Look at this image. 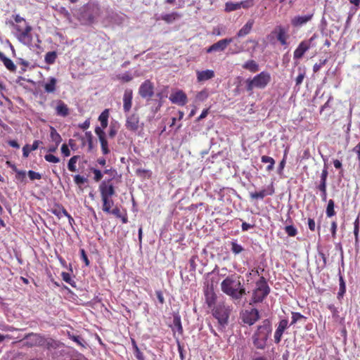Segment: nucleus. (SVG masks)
I'll list each match as a JSON object with an SVG mask.
<instances>
[{
    "label": "nucleus",
    "instance_id": "4d7b16f0",
    "mask_svg": "<svg viewBox=\"0 0 360 360\" xmlns=\"http://www.w3.org/2000/svg\"><path fill=\"white\" fill-rule=\"evenodd\" d=\"M25 177H26V172L25 171H23V170H18L16 173H15V179L18 180V181H20V182H23L25 179Z\"/></svg>",
    "mask_w": 360,
    "mask_h": 360
},
{
    "label": "nucleus",
    "instance_id": "9b49d317",
    "mask_svg": "<svg viewBox=\"0 0 360 360\" xmlns=\"http://www.w3.org/2000/svg\"><path fill=\"white\" fill-rule=\"evenodd\" d=\"M233 41V38H226L218 41L208 47L206 50L207 53H212L213 51H224L227 46Z\"/></svg>",
    "mask_w": 360,
    "mask_h": 360
},
{
    "label": "nucleus",
    "instance_id": "a19ab883",
    "mask_svg": "<svg viewBox=\"0 0 360 360\" xmlns=\"http://www.w3.org/2000/svg\"><path fill=\"white\" fill-rule=\"evenodd\" d=\"M317 188L321 191V197L323 202L326 201L327 199V184H319Z\"/></svg>",
    "mask_w": 360,
    "mask_h": 360
},
{
    "label": "nucleus",
    "instance_id": "bf43d9fd",
    "mask_svg": "<svg viewBox=\"0 0 360 360\" xmlns=\"http://www.w3.org/2000/svg\"><path fill=\"white\" fill-rule=\"evenodd\" d=\"M238 4L240 5V8H248L253 6V1L252 0H245V1L238 2Z\"/></svg>",
    "mask_w": 360,
    "mask_h": 360
},
{
    "label": "nucleus",
    "instance_id": "f8f14e48",
    "mask_svg": "<svg viewBox=\"0 0 360 360\" xmlns=\"http://www.w3.org/2000/svg\"><path fill=\"white\" fill-rule=\"evenodd\" d=\"M95 133L98 136L99 141L101 143V150L103 155H108L110 153L108 148V143L106 139L105 131L100 127H96L95 129Z\"/></svg>",
    "mask_w": 360,
    "mask_h": 360
},
{
    "label": "nucleus",
    "instance_id": "412c9836",
    "mask_svg": "<svg viewBox=\"0 0 360 360\" xmlns=\"http://www.w3.org/2000/svg\"><path fill=\"white\" fill-rule=\"evenodd\" d=\"M196 75L198 82H202L212 79L214 77V72L212 70H198Z\"/></svg>",
    "mask_w": 360,
    "mask_h": 360
},
{
    "label": "nucleus",
    "instance_id": "aec40b11",
    "mask_svg": "<svg viewBox=\"0 0 360 360\" xmlns=\"http://www.w3.org/2000/svg\"><path fill=\"white\" fill-rule=\"evenodd\" d=\"M309 49V46L307 44L304 40L302 41L297 49L294 51L293 58L294 59H300L303 57L305 52Z\"/></svg>",
    "mask_w": 360,
    "mask_h": 360
},
{
    "label": "nucleus",
    "instance_id": "7c9ffc66",
    "mask_svg": "<svg viewBox=\"0 0 360 360\" xmlns=\"http://www.w3.org/2000/svg\"><path fill=\"white\" fill-rule=\"evenodd\" d=\"M205 300L207 305L211 307L215 304L217 295L212 290H207L205 292Z\"/></svg>",
    "mask_w": 360,
    "mask_h": 360
},
{
    "label": "nucleus",
    "instance_id": "6e6d98bb",
    "mask_svg": "<svg viewBox=\"0 0 360 360\" xmlns=\"http://www.w3.org/2000/svg\"><path fill=\"white\" fill-rule=\"evenodd\" d=\"M91 170L94 174V179L95 180V181H101L103 177L102 172L99 169H96V168H91Z\"/></svg>",
    "mask_w": 360,
    "mask_h": 360
},
{
    "label": "nucleus",
    "instance_id": "864d4df0",
    "mask_svg": "<svg viewBox=\"0 0 360 360\" xmlns=\"http://www.w3.org/2000/svg\"><path fill=\"white\" fill-rule=\"evenodd\" d=\"M44 159L46 161L52 163H58L60 162L59 158L52 155V154H46L44 155Z\"/></svg>",
    "mask_w": 360,
    "mask_h": 360
},
{
    "label": "nucleus",
    "instance_id": "2f4dec72",
    "mask_svg": "<svg viewBox=\"0 0 360 360\" xmlns=\"http://www.w3.org/2000/svg\"><path fill=\"white\" fill-rule=\"evenodd\" d=\"M50 139L56 145H59L62 141L61 136L53 127H50Z\"/></svg>",
    "mask_w": 360,
    "mask_h": 360
},
{
    "label": "nucleus",
    "instance_id": "37998d69",
    "mask_svg": "<svg viewBox=\"0 0 360 360\" xmlns=\"http://www.w3.org/2000/svg\"><path fill=\"white\" fill-rule=\"evenodd\" d=\"M117 79L121 80L123 82H129L132 80L133 77L129 72H126L123 74L117 75Z\"/></svg>",
    "mask_w": 360,
    "mask_h": 360
},
{
    "label": "nucleus",
    "instance_id": "ddd939ff",
    "mask_svg": "<svg viewBox=\"0 0 360 360\" xmlns=\"http://www.w3.org/2000/svg\"><path fill=\"white\" fill-rule=\"evenodd\" d=\"M169 100L172 103L181 106L185 105L188 101L187 96L182 90H179L172 94L169 96Z\"/></svg>",
    "mask_w": 360,
    "mask_h": 360
},
{
    "label": "nucleus",
    "instance_id": "774afa93",
    "mask_svg": "<svg viewBox=\"0 0 360 360\" xmlns=\"http://www.w3.org/2000/svg\"><path fill=\"white\" fill-rule=\"evenodd\" d=\"M32 151L30 149V145L26 144L22 148V155L24 158H27L30 153V152Z\"/></svg>",
    "mask_w": 360,
    "mask_h": 360
},
{
    "label": "nucleus",
    "instance_id": "5701e85b",
    "mask_svg": "<svg viewBox=\"0 0 360 360\" xmlns=\"http://www.w3.org/2000/svg\"><path fill=\"white\" fill-rule=\"evenodd\" d=\"M181 17V14L178 12H172L170 13H165L161 15V16L158 18V20H162L167 24L172 23L173 22L177 20Z\"/></svg>",
    "mask_w": 360,
    "mask_h": 360
},
{
    "label": "nucleus",
    "instance_id": "1a4fd4ad",
    "mask_svg": "<svg viewBox=\"0 0 360 360\" xmlns=\"http://www.w3.org/2000/svg\"><path fill=\"white\" fill-rule=\"evenodd\" d=\"M99 191L101 198H111L115 194V189L112 183V179L103 181L99 186Z\"/></svg>",
    "mask_w": 360,
    "mask_h": 360
},
{
    "label": "nucleus",
    "instance_id": "2eb2a0df",
    "mask_svg": "<svg viewBox=\"0 0 360 360\" xmlns=\"http://www.w3.org/2000/svg\"><path fill=\"white\" fill-rule=\"evenodd\" d=\"M133 91L131 89H125L123 94V110L125 113L130 111L132 106Z\"/></svg>",
    "mask_w": 360,
    "mask_h": 360
},
{
    "label": "nucleus",
    "instance_id": "f257e3e1",
    "mask_svg": "<svg viewBox=\"0 0 360 360\" xmlns=\"http://www.w3.org/2000/svg\"><path fill=\"white\" fill-rule=\"evenodd\" d=\"M221 290L233 300H240L246 294L240 276L236 274L229 275L221 283Z\"/></svg>",
    "mask_w": 360,
    "mask_h": 360
},
{
    "label": "nucleus",
    "instance_id": "338daca9",
    "mask_svg": "<svg viewBox=\"0 0 360 360\" xmlns=\"http://www.w3.org/2000/svg\"><path fill=\"white\" fill-rule=\"evenodd\" d=\"M61 152L65 157H69L70 155V150L67 144L63 143L61 146Z\"/></svg>",
    "mask_w": 360,
    "mask_h": 360
},
{
    "label": "nucleus",
    "instance_id": "f3484780",
    "mask_svg": "<svg viewBox=\"0 0 360 360\" xmlns=\"http://www.w3.org/2000/svg\"><path fill=\"white\" fill-rule=\"evenodd\" d=\"M274 32L276 34V38L280 44L283 46L287 44V39L289 37L288 34V29L281 25L276 26Z\"/></svg>",
    "mask_w": 360,
    "mask_h": 360
},
{
    "label": "nucleus",
    "instance_id": "ea45409f",
    "mask_svg": "<svg viewBox=\"0 0 360 360\" xmlns=\"http://www.w3.org/2000/svg\"><path fill=\"white\" fill-rule=\"evenodd\" d=\"M319 37V35L316 33H314L309 39L304 40L307 42V44L309 46V48H314L316 46V40Z\"/></svg>",
    "mask_w": 360,
    "mask_h": 360
},
{
    "label": "nucleus",
    "instance_id": "58836bf2",
    "mask_svg": "<svg viewBox=\"0 0 360 360\" xmlns=\"http://www.w3.org/2000/svg\"><path fill=\"white\" fill-rule=\"evenodd\" d=\"M68 337L70 340L76 342L78 345L84 347L85 341L79 335H75L68 333Z\"/></svg>",
    "mask_w": 360,
    "mask_h": 360
},
{
    "label": "nucleus",
    "instance_id": "09e8293b",
    "mask_svg": "<svg viewBox=\"0 0 360 360\" xmlns=\"http://www.w3.org/2000/svg\"><path fill=\"white\" fill-rule=\"evenodd\" d=\"M346 292V285L344 279L342 276L340 277V289L338 297H342Z\"/></svg>",
    "mask_w": 360,
    "mask_h": 360
},
{
    "label": "nucleus",
    "instance_id": "c03bdc74",
    "mask_svg": "<svg viewBox=\"0 0 360 360\" xmlns=\"http://www.w3.org/2000/svg\"><path fill=\"white\" fill-rule=\"evenodd\" d=\"M359 217H357L354 222V235L356 243L359 242Z\"/></svg>",
    "mask_w": 360,
    "mask_h": 360
},
{
    "label": "nucleus",
    "instance_id": "a878e982",
    "mask_svg": "<svg viewBox=\"0 0 360 360\" xmlns=\"http://www.w3.org/2000/svg\"><path fill=\"white\" fill-rule=\"evenodd\" d=\"M254 25L253 20H249L236 34L237 37H243L250 33Z\"/></svg>",
    "mask_w": 360,
    "mask_h": 360
},
{
    "label": "nucleus",
    "instance_id": "e2e57ef3",
    "mask_svg": "<svg viewBox=\"0 0 360 360\" xmlns=\"http://www.w3.org/2000/svg\"><path fill=\"white\" fill-rule=\"evenodd\" d=\"M288 150L285 149L283 155V160L280 162L278 166V173L281 172L285 165L286 157H287Z\"/></svg>",
    "mask_w": 360,
    "mask_h": 360
},
{
    "label": "nucleus",
    "instance_id": "4468645a",
    "mask_svg": "<svg viewBox=\"0 0 360 360\" xmlns=\"http://www.w3.org/2000/svg\"><path fill=\"white\" fill-rule=\"evenodd\" d=\"M126 128L131 131H136L139 127V117L136 113H133L127 117Z\"/></svg>",
    "mask_w": 360,
    "mask_h": 360
},
{
    "label": "nucleus",
    "instance_id": "79ce46f5",
    "mask_svg": "<svg viewBox=\"0 0 360 360\" xmlns=\"http://www.w3.org/2000/svg\"><path fill=\"white\" fill-rule=\"evenodd\" d=\"M238 9H240V5L238 4V2H237V3L227 2L225 4V11L226 12H231V11H236Z\"/></svg>",
    "mask_w": 360,
    "mask_h": 360
},
{
    "label": "nucleus",
    "instance_id": "052dcab7",
    "mask_svg": "<svg viewBox=\"0 0 360 360\" xmlns=\"http://www.w3.org/2000/svg\"><path fill=\"white\" fill-rule=\"evenodd\" d=\"M80 255H81V259L83 260V262L85 264V266H89L90 264V262H89V259H88V257H87L86 252L84 249L80 250Z\"/></svg>",
    "mask_w": 360,
    "mask_h": 360
},
{
    "label": "nucleus",
    "instance_id": "423d86ee",
    "mask_svg": "<svg viewBox=\"0 0 360 360\" xmlns=\"http://www.w3.org/2000/svg\"><path fill=\"white\" fill-rule=\"evenodd\" d=\"M14 28L18 32L17 38L20 42L25 43L31 41V31L32 30V27L29 23L15 25H14Z\"/></svg>",
    "mask_w": 360,
    "mask_h": 360
},
{
    "label": "nucleus",
    "instance_id": "603ef678",
    "mask_svg": "<svg viewBox=\"0 0 360 360\" xmlns=\"http://www.w3.org/2000/svg\"><path fill=\"white\" fill-rule=\"evenodd\" d=\"M27 175L32 181L36 179L39 180L41 179V174L33 170H29L27 172Z\"/></svg>",
    "mask_w": 360,
    "mask_h": 360
},
{
    "label": "nucleus",
    "instance_id": "13d9d810",
    "mask_svg": "<svg viewBox=\"0 0 360 360\" xmlns=\"http://www.w3.org/2000/svg\"><path fill=\"white\" fill-rule=\"evenodd\" d=\"M327 59H324L322 60H320L319 63H315L313 66V71L314 72H317L319 71V70L326 64Z\"/></svg>",
    "mask_w": 360,
    "mask_h": 360
},
{
    "label": "nucleus",
    "instance_id": "cd10ccee",
    "mask_svg": "<svg viewBox=\"0 0 360 360\" xmlns=\"http://www.w3.org/2000/svg\"><path fill=\"white\" fill-rule=\"evenodd\" d=\"M172 330L175 336V333L178 332L179 335H181L184 333V329L181 325V317L179 315L174 316L173 319V324L171 326Z\"/></svg>",
    "mask_w": 360,
    "mask_h": 360
},
{
    "label": "nucleus",
    "instance_id": "680f3d73",
    "mask_svg": "<svg viewBox=\"0 0 360 360\" xmlns=\"http://www.w3.org/2000/svg\"><path fill=\"white\" fill-rule=\"evenodd\" d=\"M304 77H305V71L302 70L299 73L298 76L295 79L296 86H300L302 83Z\"/></svg>",
    "mask_w": 360,
    "mask_h": 360
},
{
    "label": "nucleus",
    "instance_id": "6ab92c4d",
    "mask_svg": "<svg viewBox=\"0 0 360 360\" xmlns=\"http://www.w3.org/2000/svg\"><path fill=\"white\" fill-rule=\"evenodd\" d=\"M274 192V187L271 184L266 188L262 189L259 192L251 193L250 198L252 199H263L266 195H272Z\"/></svg>",
    "mask_w": 360,
    "mask_h": 360
},
{
    "label": "nucleus",
    "instance_id": "49530a36",
    "mask_svg": "<svg viewBox=\"0 0 360 360\" xmlns=\"http://www.w3.org/2000/svg\"><path fill=\"white\" fill-rule=\"evenodd\" d=\"M302 319H306V317H304L302 314H301L300 312H295V311H292V321H291V323H290V325H294L295 324L297 321H299L300 320Z\"/></svg>",
    "mask_w": 360,
    "mask_h": 360
},
{
    "label": "nucleus",
    "instance_id": "0eeeda50",
    "mask_svg": "<svg viewBox=\"0 0 360 360\" xmlns=\"http://www.w3.org/2000/svg\"><path fill=\"white\" fill-rule=\"evenodd\" d=\"M259 312L255 309H246L241 313L242 321L249 326H252L259 319Z\"/></svg>",
    "mask_w": 360,
    "mask_h": 360
},
{
    "label": "nucleus",
    "instance_id": "0e129e2a",
    "mask_svg": "<svg viewBox=\"0 0 360 360\" xmlns=\"http://www.w3.org/2000/svg\"><path fill=\"white\" fill-rule=\"evenodd\" d=\"M13 18L15 20V22H16V25H20V23H22V24H27L28 22L25 20V18H23L22 17H21L20 15L18 14H16V15H13Z\"/></svg>",
    "mask_w": 360,
    "mask_h": 360
},
{
    "label": "nucleus",
    "instance_id": "c756f323",
    "mask_svg": "<svg viewBox=\"0 0 360 360\" xmlns=\"http://www.w3.org/2000/svg\"><path fill=\"white\" fill-rule=\"evenodd\" d=\"M108 117H109V110L105 109L104 110L101 115L98 117V120L101 122V129L104 131V129H105L108 127Z\"/></svg>",
    "mask_w": 360,
    "mask_h": 360
},
{
    "label": "nucleus",
    "instance_id": "6e6552de",
    "mask_svg": "<svg viewBox=\"0 0 360 360\" xmlns=\"http://www.w3.org/2000/svg\"><path fill=\"white\" fill-rule=\"evenodd\" d=\"M155 86L150 79L145 80L139 88V94L143 98L150 99L154 95Z\"/></svg>",
    "mask_w": 360,
    "mask_h": 360
},
{
    "label": "nucleus",
    "instance_id": "de8ad7c7",
    "mask_svg": "<svg viewBox=\"0 0 360 360\" xmlns=\"http://www.w3.org/2000/svg\"><path fill=\"white\" fill-rule=\"evenodd\" d=\"M285 231L289 236H295L297 233V229L292 225H288L285 227Z\"/></svg>",
    "mask_w": 360,
    "mask_h": 360
},
{
    "label": "nucleus",
    "instance_id": "f03ea898",
    "mask_svg": "<svg viewBox=\"0 0 360 360\" xmlns=\"http://www.w3.org/2000/svg\"><path fill=\"white\" fill-rule=\"evenodd\" d=\"M272 326L269 319H264L259 325L252 337L254 346L259 349H264L266 346V342L271 334Z\"/></svg>",
    "mask_w": 360,
    "mask_h": 360
},
{
    "label": "nucleus",
    "instance_id": "7ed1b4c3",
    "mask_svg": "<svg viewBox=\"0 0 360 360\" xmlns=\"http://www.w3.org/2000/svg\"><path fill=\"white\" fill-rule=\"evenodd\" d=\"M271 77L270 73L262 71L256 75L252 78H249L245 81L247 91L252 93L255 88L264 89L270 83Z\"/></svg>",
    "mask_w": 360,
    "mask_h": 360
},
{
    "label": "nucleus",
    "instance_id": "393cba45",
    "mask_svg": "<svg viewBox=\"0 0 360 360\" xmlns=\"http://www.w3.org/2000/svg\"><path fill=\"white\" fill-rule=\"evenodd\" d=\"M312 16L313 14L295 16L292 19V25L295 27L302 26V25L311 20Z\"/></svg>",
    "mask_w": 360,
    "mask_h": 360
},
{
    "label": "nucleus",
    "instance_id": "e433bc0d",
    "mask_svg": "<svg viewBox=\"0 0 360 360\" xmlns=\"http://www.w3.org/2000/svg\"><path fill=\"white\" fill-rule=\"evenodd\" d=\"M334 207H335L334 201L331 199L329 200L328 202V205H327L326 210V216L328 217H331L335 214Z\"/></svg>",
    "mask_w": 360,
    "mask_h": 360
},
{
    "label": "nucleus",
    "instance_id": "c9c22d12",
    "mask_svg": "<svg viewBox=\"0 0 360 360\" xmlns=\"http://www.w3.org/2000/svg\"><path fill=\"white\" fill-rule=\"evenodd\" d=\"M44 347L48 349H56L59 347V342L52 338H45Z\"/></svg>",
    "mask_w": 360,
    "mask_h": 360
},
{
    "label": "nucleus",
    "instance_id": "473e14b6",
    "mask_svg": "<svg viewBox=\"0 0 360 360\" xmlns=\"http://www.w3.org/2000/svg\"><path fill=\"white\" fill-rule=\"evenodd\" d=\"M103 202V211L106 213H110L111 207L114 205L113 201L110 198H101Z\"/></svg>",
    "mask_w": 360,
    "mask_h": 360
},
{
    "label": "nucleus",
    "instance_id": "5fc2aeb1",
    "mask_svg": "<svg viewBox=\"0 0 360 360\" xmlns=\"http://www.w3.org/2000/svg\"><path fill=\"white\" fill-rule=\"evenodd\" d=\"M74 181L77 185H82L86 182L87 179L83 176L77 174L74 176Z\"/></svg>",
    "mask_w": 360,
    "mask_h": 360
},
{
    "label": "nucleus",
    "instance_id": "c85d7f7f",
    "mask_svg": "<svg viewBox=\"0 0 360 360\" xmlns=\"http://www.w3.org/2000/svg\"><path fill=\"white\" fill-rule=\"evenodd\" d=\"M243 68L250 71V72L255 73L259 71V65L254 60H249L242 65Z\"/></svg>",
    "mask_w": 360,
    "mask_h": 360
},
{
    "label": "nucleus",
    "instance_id": "dca6fc26",
    "mask_svg": "<svg viewBox=\"0 0 360 360\" xmlns=\"http://www.w3.org/2000/svg\"><path fill=\"white\" fill-rule=\"evenodd\" d=\"M288 328V321L285 319L279 321L278 326L274 333V342L278 344L281 342L285 330Z\"/></svg>",
    "mask_w": 360,
    "mask_h": 360
},
{
    "label": "nucleus",
    "instance_id": "b1692460",
    "mask_svg": "<svg viewBox=\"0 0 360 360\" xmlns=\"http://www.w3.org/2000/svg\"><path fill=\"white\" fill-rule=\"evenodd\" d=\"M0 60L4 63L6 68L10 72H15L16 71V65L10 58H7L5 56V54L1 51H0Z\"/></svg>",
    "mask_w": 360,
    "mask_h": 360
},
{
    "label": "nucleus",
    "instance_id": "a18cd8bd",
    "mask_svg": "<svg viewBox=\"0 0 360 360\" xmlns=\"http://www.w3.org/2000/svg\"><path fill=\"white\" fill-rule=\"evenodd\" d=\"M231 251L235 255H238L244 250V248L240 245L238 244L235 241L231 242Z\"/></svg>",
    "mask_w": 360,
    "mask_h": 360
},
{
    "label": "nucleus",
    "instance_id": "72a5a7b5",
    "mask_svg": "<svg viewBox=\"0 0 360 360\" xmlns=\"http://www.w3.org/2000/svg\"><path fill=\"white\" fill-rule=\"evenodd\" d=\"M79 158V155H74L69 160L68 163V169L69 171L72 172H75L77 171L76 164Z\"/></svg>",
    "mask_w": 360,
    "mask_h": 360
},
{
    "label": "nucleus",
    "instance_id": "20e7f679",
    "mask_svg": "<svg viewBox=\"0 0 360 360\" xmlns=\"http://www.w3.org/2000/svg\"><path fill=\"white\" fill-rule=\"evenodd\" d=\"M255 285L256 288L252 292L250 304L262 302L271 291V288L267 283L266 279L262 276H260Z\"/></svg>",
    "mask_w": 360,
    "mask_h": 360
},
{
    "label": "nucleus",
    "instance_id": "4c0bfd02",
    "mask_svg": "<svg viewBox=\"0 0 360 360\" xmlns=\"http://www.w3.org/2000/svg\"><path fill=\"white\" fill-rule=\"evenodd\" d=\"M56 58L57 54L55 51H49L46 53L44 60L47 64L51 65L55 63Z\"/></svg>",
    "mask_w": 360,
    "mask_h": 360
},
{
    "label": "nucleus",
    "instance_id": "bb28decb",
    "mask_svg": "<svg viewBox=\"0 0 360 360\" xmlns=\"http://www.w3.org/2000/svg\"><path fill=\"white\" fill-rule=\"evenodd\" d=\"M57 79L55 77H50L48 81L43 85L45 92L53 94L56 90Z\"/></svg>",
    "mask_w": 360,
    "mask_h": 360
},
{
    "label": "nucleus",
    "instance_id": "f704fd0d",
    "mask_svg": "<svg viewBox=\"0 0 360 360\" xmlns=\"http://www.w3.org/2000/svg\"><path fill=\"white\" fill-rule=\"evenodd\" d=\"M261 161L263 163L269 162V165L266 167V171L270 172L273 170L275 165V160L273 158L267 155H263L261 157Z\"/></svg>",
    "mask_w": 360,
    "mask_h": 360
},
{
    "label": "nucleus",
    "instance_id": "69168bd1",
    "mask_svg": "<svg viewBox=\"0 0 360 360\" xmlns=\"http://www.w3.org/2000/svg\"><path fill=\"white\" fill-rule=\"evenodd\" d=\"M337 229H338L337 222L335 221H332L331 226H330V231H331L333 238H336Z\"/></svg>",
    "mask_w": 360,
    "mask_h": 360
},
{
    "label": "nucleus",
    "instance_id": "39448f33",
    "mask_svg": "<svg viewBox=\"0 0 360 360\" xmlns=\"http://www.w3.org/2000/svg\"><path fill=\"white\" fill-rule=\"evenodd\" d=\"M230 309L229 307H226L224 303L219 304L214 309H213V316L215 319H217L219 323L224 326L227 324L228 319L229 317Z\"/></svg>",
    "mask_w": 360,
    "mask_h": 360
},
{
    "label": "nucleus",
    "instance_id": "3c124183",
    "mask_svg": "<svg viewBox=\"0 0 360 360\" xmlns=\"http://www.w3.org/2000/svg\"><path fill=\"white\" fill-rule=\"evenodd\" d=\"M328 175V167L325 165L323 169L322 170L321 174V180L319 184H327V177Z\"/></svg>",
    "mask_w": 360,
    "mask_h": 360
},
{
    "label": "nucleus",
    "instance_id": "9d476101",
    "mask_svg": "<svg viewBox=\"0 0 360 360\" xmlns=\"http://www.w3.org/2000/svg\"><path fill=\"white\" fill-rule=\"evenodd\" d=\"M25 339L27 340L26 345L30 347H41L44 345L45 342V338L37 333H29L25 337Z\"/></svg>",
    "mask_w": 360,
    "mask_h": 360
},
{
    "label": "nucleus",
    "instance_id": "a211bd4d",
    "mask_svg": "<svg viewBox=\"0 0 360 360\" xmlns=\"http://www.w3.org/2000/svg\"><path fill=\"white\" fill-rule=\"evenodd\" d=\"M56 103L55 111L56 115L65 117L70 114L68 106L62 100H57Z\"/></svg>",
    "mask_w": 360,
    "mask_h": 360
},
{
    "label": "nucleus",
    "instance_id": "8fccbe9b",
    "mask_svg": "<svg viewBox=\"0 0 360 360\" xmlns=\"http://www.w3.org/2000/svg\"><path fill=\"white\" fill-rule=\"evenodd\" d=\"M61 276H62V278L64 281H65L66 283H69L70 285H71L72 286L75 287V281L72 279L71 278V276L69 273L68 272H62L61 274Z\"/></svg>",
    "mask_w": 360,
    "mask_h": 360
},
{
    "label": "nucleus",
    "instance_id": "4be33fe9",
    "mask_svg": "<svg viewBox=\"0 0 360 360\" xmlns=\"http://www.w3.org/2000/svg\"><path fill=\"white\" fill-rule=\"evenodd\" d=\"M53 214L56 216L58 219H60L65 215H67V210L60 203H55L49 210Z\"/></svg>",
    "mask_w": 360,
    "mask_h": 360
}]
</instances>
